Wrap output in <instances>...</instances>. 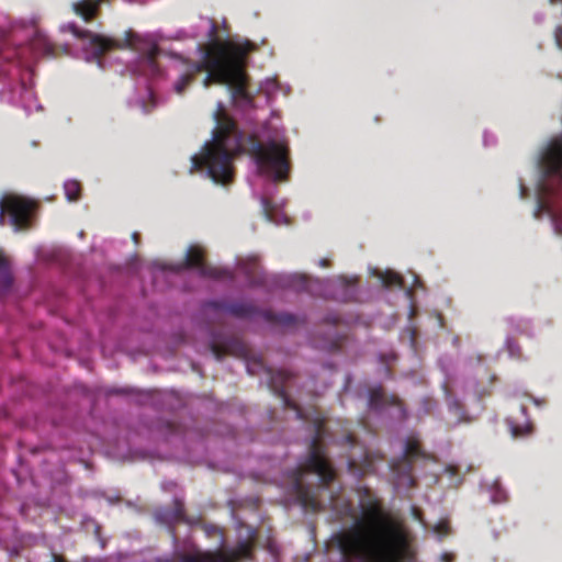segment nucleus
<instances>
[{
	"mask_svg": "<svg viewBox=\"0 0 562 562\" xmlns=\"http://www.w3.org/2000/svg\"><path fill=\"white\" fill-rule=\"evenodd\" d=\"M262 207H263V212H265L266 217L270 222H273L276 224L281 223V220L279 218L278 214L274 213L273 210L270 207L268 201H266V200L262 201Z\"/></svg>",
	"mask_w": 562,
	"mask_h": 562,
	"instance_id": "14",
	"label": "nucleus"
},
{
	"mask_svg": "<svg viewBox=\"0 0 562 562\" xmlns=\"http://www.w3.org/2000/svg\"><path fill=\"white\" fill-rule=\"evenodd\" d=\"M525 191H526V189L521 186L520 194H521V195H525Z\"/></svg>",
	"mask_w": 562,
	"mask_h": 562,
	"instance_id": "23",
	"label": "nucleus"
},
{
	"mask_svg": "<svg viewBox=\"0 0 562 562\" xmlns=\"http://www.w3.org/2000/svg\"><path fill=\"white\" fill-rule=\"evenodd\" d=\"M7 262L8 261H7L5 257L2 254H0V268H5Z\"/></svg>",
	"mask_w": 562,
	"mask_h": 562,
	"instance_id": "19",
	"label": "nucleus"
},
{
	"mask_svg": "<svg viewBox=\"0 0 562 562\" xmlns=\"http://www.w3.org/2000/svg\"><path fill=\"white\" fill-rule=\"evenodd\" d=\"M203 250L199 246H191L187 250L186 265L188 267H200L202 265Z\"/></svg>",
	"mask_w": 562,
	"mask_h": 562,
	"instance_id": "11",
	"label": "nucleus"
},
{
	"mask_svg": "<svg viewBox=\"0 0 562 562\" xmlns=\"http://www.w3.org/2000/svg\"><path fill=\"white\" fill-rule=\"evenodd\" d=\"M435 531L438 532L439 535H443L448 531V526L446 522H440L439 525H437L435 527Z\"/></svg>",
	"mask_w": 562,
	"mask_h": 562,
	"instance_id": "17",
	"label": "nucleus"
},
{
	"mask_svg": "<svg viewBox=\"0 0 562 562\" xmlns=\"http://www.w3.org/2000/svg\"><path fill=\"white\" fill-rule=\"evenodd\" d=\"M99 0H81L74 3V10L85 20H89L95 12Z\"/></svg>",
	"mask_w": 562,
	"mask_h": 562,
	"instance_id": "10",
	"label": "nucleus"
},
{
	"mask_svg": "<svg viewBox=\"0 0 562 562\" xmlns=\"http://www.w3.org/2000/svg\"><path fill=\"white\" fill-rule=\"evenodd\" d=\"M67 29H68V30H69L74 35H79V34H78V31H77V29H76V26H75V25L69 24V25L67 26Z\"/></svg>",
	"mask_w": 562,
	"mask_h": 562,
	"instance_id": "20",
	"label": "nucleus"
},
{
	"mask_svg": "<svg viewBox=\"0 0 562 562\" xmlns=\"http://www.w3.org/2000/svg\"><path fill=\"white\" fill-rule=\"evenodd\" d=\"M540 170L543 178H562V135L553 138L541 153Z\"/></svg>",
	"mask_w": 562,
	"mask_h": 562,
	"instance_id": "6",
	"label": "nucleus"
},
{
	"mask_svg": "<svg viewBox=\"0 0 562 562\" xmlns=\"http://www.w3.org/2000/svg\"><path fill=\"white\" fill-rule=\"evenodd\" d=\"M310 469L318 474L324 481H329L333 477V471L327 460L317 451L311 457Z\"/></svg>",
	"mask_w": 562,
	"mask_h": 562,
	"instance_id": "8",
	"label": "nucleus"
},
{
	"mask_svg": "<svg viewBox=\"0 0 562 562\" xmlns=\"http://www.w3.org/2000/svg\"><path fill=\"white\" fill-rule=\"evenodd\" d=\"M34 203L15 194L0 199V224H4V213L10 216V224L20 231L29 224Z\"/></svg>",
	"mask_w": 562,
	"mask_h": 562,
	"instance_id": "5",
	"label": "nucleus"
},
{
	"mask_svg": "<svg viewBox=\"0 0 562 562\" xmlns=\"http://www.w3.org/2000/svg\"><path fill=\"white\" fill-rule=\"evenodd\" d=\"M65 194L68 201H76L80 192V186L75 180H68L64 184Z\"/></svg>",
	"mask_w": 562,
	"mask_h": 562,
	"instance_id": "12",
	"label": "nucleus"
},
{
	"mask_svg": "<svg viewBox=\"0 0 562 562\" xmlns=\"http://www.w3.org/2000/svg\"><path fill=\"white\" fill-rule=\"evenodd\" d=\"M379 278L386 286L397 285L401 283L400 276L393 271L380 272Z\"/></svg>",
	"mask_w": 562,
	"mask_h": 562,
	"instance_id": "13",
	"label": "nucleus"
},
{
	"mask_svg": "<svg viewBox=\"0 0 562 562\" xmlns=\"http://www.w3.org/2000/svg\"><path fill=\"white\" fill-rule=\"evenodd\" d=\"M504 498H505V495H504V493L502 492V493H499V497H497V498H493V502H501V501H503Z\"/></svg>",
	"mask_w": 562,
	"mask_h": 562,
	"instance_id": "21",
	"label": "nucleus"
},
{
	"mask_svg": "<svg viewBox=\"0 0 562 562\" xmlns=\"http://www.w3.org/2000/svg\"><path fill=\"white\" fill-rule=\"evenodd\" d=\"M249 551L250 544L248 542H244L236 550L220 554L199 553L190 558L187 562H234L238 558L247 557Z\"/></svg>",
	"mask_w": 562,
	"mask_h": 562,
	"instance_id": "7",
	"label": "nucleus"
},
{
	"mask_svg": "<svg viewBox=\"0 0 562 562\" xmlns=\"http://www.w3.org/2000/svg\"><path fill=\"white\" fill-rule=\"evenodd\" d=\"M131 45H132L133 47L137 48V46H136V44H135V43L131 42Z\"/></svg>",
	"mask_w": 562,
	"mask_h": 562,
	"instance_id": "24",
	"label": "nucleus"
},
{
	"mask_svg": "<svg viewBox=\"0 0 562 562\" xmlns=\"http://www.w3.org/2000/svg\"><path fill=\"white\" fill-rule=\"evenodd\" d=\"M276 88H277V83H276V81H274V80L269 79V80H267V81L265 82V87H263V89L266 90V92H267L268 94H271V93L274 91V89H276Z\"/></svg>",
	"mask_w": 562,
	"mask_h": 562,
	"instance_id": "16",
	"label": "nucleus"
},
{
	"mask_svg": "<svg viewBox=\"0 0 562 562\" xmlns=\"http://www.w3.org/2000/svg\"><path fill=\"white\" fill-rule=\"evenodd\" d=\"M87 40L93 57H99L112 47V41L101 35L88 34Z\"/></svg>",
	"mask_w": 562,
	"mask_h": 562,
	"instance_id": "9",
	"label": "nucleus"
},
{
	"mask_svg": "<svg viewBox=\"0 0 562 562\" xmlns=\"http://www.w3.org/2000/svg\"><path fill=\"white\" fill-rule=\"evenodd\" d=\"M539 191H546L547 190V184L544 182H541L539 184V188H538Z\"/></svg>",
	"mask_w": 562,
	"mask_h": 562,
	"instance_id": "22",
	"label": "nucleus"
},
{
	"mask_svg": "<svg viewBox=\"0 0 562 562\" xmlns=\"http://www.w3.org/2000/svg\"><path fill=\"white\" fill-rule=\"evenodd\" d=\"M510 430L514 437H518L528 434L530 431V426L529 424H525L524 426H515L510 424Z\"/></svg>",
	"mask_w": 562,
	"mask_h": 562,
	"instance_id": "15",
	"label": "nucleus"
},
{
	"mask_svg": "<svg viewBox=\"0 0 562 562\" xmlns=\"http://www.w3.org/2000/svg\"><path fill=\"white\" fill-rule=\"evenodd\" d=\"M341 553L357 562H397L409 557L402 526L371 507L355 526L337 537Z\"/></svg>",
	"mask_w": 562,
	"mask_h": 562,
	"instance_id": "1",
	"label": "nucleus"
},
{
	"mask_svg": "<svg viewBox=\"0 0 562 562\" xmlns=\"http://www.w3.org/2000/svg\"><path fill=\"white\" fill-rule=\"evenodd\" d=\"M250 49L251 45L247 41L211 44L203 53V60L191 65L188 71L175 82V90L181 93L190 83L193 74L205 70L207 72L203 80L205 88L211 82L226 85L236 105L250 104V97L245 90L244 74L245 57Z\"/></svg>",
	"mask_w": 562,
	"mask_h": 562,
	"instance_id": "2",
	"label": "nucleus"
},
{
	"mask_svg": "<svg viewBox=\"0 0 562 562\" xmlns=\"http://www.w3.org/2000/svg\"><path fill=\"white\" fill-rule=\"evenodd\" d=\"M213 116L215 127L212 139L192 157V168H204L215 183L224 184L233 177L232 162L240 150V135L221 103L217 104Z\"/></svg>",
	"mask_w": 562,
	"mask_h": 562,
	"instance_id": "3",
	"label": "nucleus"
},
{
	"mask_svg": "<svg viewBox=\"0 0 562 562\" xmlns=\"http://www.w3.org/2000/svg\"><path fill=\"white\" fill-rule=\"evenodd\" d=\"M555 42L558 44V46L562 47V26L558 27L555 30Z\"/></svg>",
	"mask_w": 562,
	"mask_h": 562,
	"instance_id": "18",
	"label": "nucleus"
},
{
	"mask_svg": "<svg viewBox=\"0 0 562 562\" xmlns=\"http://www.w3.org/2000/svg\"><path fill=\"white\" fill-rule=\"evenodd\" d=\"M252 154L260 173L271 176L274 180L285 178L289 166L286 146L283 142L273 140L266 145H256Z\"/></svg>",
	"mask_w": 562,
	"mask_h": 562,
	"instance_id": "4",
	"label": "nucleus"
}]
</instances>
